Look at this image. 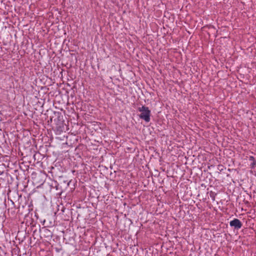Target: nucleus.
Masks as SVG:
<instances>
[{
  "instance_id": "nucleus-7",
  "label": "nucleus",
  "mask_w": 256,
  "mask_h": 256,
  "mask_svg": "<svg viewBox=\"0 0 256 256\" xmlns=\"http://www.w3.org/2000/svg\"><path fill=\"white\" fill-rule=\"evenodd\" d=\"M250 160H252L254 161V156H250Z\"/></svg>"
},
{
  "instance_id": "nucleus-1",
  "label": "nucleus",
  "mask_w": 256,
  "mask_h": 256,
  "mask_svg": "<svg viewBox=\"0 0 256 256\" xmlns=\"http://www.w3.org/2000/svg\"><path fill=\"white\" fill-rule=\"evenodd\" d=\"M138 110L141 113L139 115L140 118L144 120L146 122H148L150 120V110L148 108L145 106H142V107H139L138 108Z\"/></svg>"
},
{
  "instance_id": "nucleus-3",
  "label": "nucleus",
  "mask_w": 256,
  "mask_h": 256,
  "mask_svg": "<svg viewBox=\"0 0 256 256\" xmlns=\"http://www.w3.org/2000/svg\"><path fill=\"white\" fill-rule=\"evenodd\" d=\"M43 236L45 238H52V232L48 229L44 228L42 230Z\"/></svg>"
},
{
  "instance_id": "nucleus-5",
  "label": "nucleus",
  "mask_w": 256,
  "mask_h": 256,
  "mask_svg": "<svg viewBox=\"0 0 256 256\" xmlns=\"http://www.w3.org/2000/svg\"><path fill=\"white\" fill-rule=\"evenodd\" d=\"M210 196L212 198L213 201L215 200L216 196V193L214 192L210 191L209 192Z\"/></svg>"
},
{
  "instance_id": "nucleus-2",
  "label": "nucleus",
  "mask_w": 256,
  "mask_h": 256,
  "mask_svg": "<svg viewBox=\"0 0 256 256\" xmlns=\"http://www.w3.org/2000/svg\"><path fill=\"white\" fill-rule=\"evenodd\" d=\"M230 225L236 230H239L242 228V224L238 219L234 218L230 222Z\"/></svg>"
},
{
  "instance_id": "nucleus-9",
  "label": "nucleus",
  "mask_w": 256,
  "mask_h": 256,
  "mask_svg": "<svg viewBox=\"0 0 256 256\" xmlns=\"http://www.w3.org/2000/svg\"><path fill=\"white\" fill-rule=\"evenodd\" d=\"M72 181L70 180L68 183V186H70V184L71 183Z\"/></svg>"
},
{
  "instance_id": "nucleus-10",
  "label": "nucleus",
  "mask_w": 256,
  "mask_h": 256,
  "mask_svg": "<svg viewBox=\"0 0 256 256\" xmlns=\"http://www.w3.org/2000/svg\"><path fill=\"white\" fill-rule=\"evenodd\" d=\"M1 186V184H0V187Z\"/></svg>"
},
{
  "instance_id": "nucleus-8",
  "label": "nucleus",
  "mask_w": 256,
  "mask_h": 256,
  "mask_svg": "<svg viewBox=\"0 0 256 256\" xmlns=\"http://www.w3.org/2000/svg\"><path fill=\"white\" fill-rule=\"evenodd\" d=\"M65 210H66V208L64 206H62L61 210L62 212H64Z\"/></svg>"
},
{
  "instance_id": "nucleus-6",
  "label": "nucleus",
  "mask_w": 256,
  "mask_h": 256,
  "mask_svg": "<svg viewBox=\"0 0 256 256\" xmlns=\"http://www.w3.org/2000/svg\"><path fill=\"white\" fill-rule=\"evenodd\" d=\"M256 165V161L254 160L253 161V162H252L250 164V167L252 168H254V166Z\"/></svg>"
},
{
  "instance_id": "nucleus-4",
  "label": "nucleus",
  "mask_w": 256,
  "mask_h": 256,
  "mask_svg": "<svg viewBox=\"0 0 256 256\" xmlns=\"http://www.w3.org/2000/svg\"><path fill=\"white\" fill-rule=\"evenodd\" d=\"M56 131L60 133L62 132L64 130V126L62 122H60L58 124H56Z\"/></svg>"
}]
</instances>
